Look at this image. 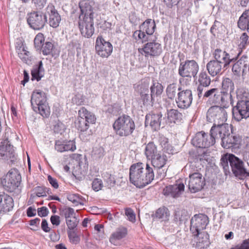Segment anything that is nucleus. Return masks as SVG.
Segmentation results:
<instances>
[{
	"mask_svg": "<svg viewBox=\"0 0 249 249\" xmlns=\"http://www.w3.org/2000/svg\"><path fill=\"white\" fill-rule=\"evenodd\" d=\"M209 73L212 76L221 74L222 73V64L214 60L209 61L206 65Z\"/></svg>",
	"mask_w": 249,
	"mask_h": 249,
	"instance_id": "nucleus-28",
	"label": "nucleus"
},
{
	"mask_svg": "<svg viewBox=\"0 0 249 249\" xmlns=\"http://www.w3.org/2000/svg\"><path fill=\"white\" fill-rule=\"evenodd\" d=\"M150 100L153 103L155 102V98L160 97L163 91V87L162 85L158 82L153 81L150 88Z\"/></svg>",
	"mask_w": 249,
	"mask_h": 249,
	"instance_id": "nucleus-29",
	"label": "nucleus"
},
{
	"mask_svg": "<svg viewBox=\"0 0 249 249\" xmlns=\"http://www.w3.org/2000/svg\"><path fill=\"white\" fill-rule=\"evenodd\" d=\"M67 199L75 205L83 204L82 196L78 194H70L67 196Z\"/></svg>",
	"mask_w": 249,
	"mask_h": 249,
	"instance_id": "nucleus-51",
	"label": "nucleus"
},
{
	"mask_svg": "<svg viewBox=\"0 0 249 249\" xmlns=\"http://www.w3.org/2000/svg\"><path fill=\"white\" fill-rule=\"evenodd\" d=\"M153 168L148 163L139 162L132 164L129 168V180L139 188L150 184L154 179Z\"/></svg>",
	"mask_w": 249,
	"mask_h": 249,
	"instance_id": "nucleus-1",
	"label": "nucleus"
},
{
	"mask_svg": "<svg viewBox=\"0 0 249 249\" xmlns=\"http://www.w3.org/2000/svg\"><path fill=\"white\" fill-rule=\"evenodd\" d=\"M22 52L23 53H18L19 57L23 62L26 64H29L31 61L30 56V52L26 51L24 48L22 49Z\"/></svg>",
	"mask_w": 249,
	"mask_h": 249,
	"instance_id": "nucleus-53",
	"label": "nucleus"
},
{
	"mask_svg": "<svg viewBox=\"0 0 249 249\" xmlns=\"http://www.w3.org/2000/svg\"><path fill=\"white\" fill-rule=\"evenodd\" d=\"M150 160L152 165L158 169L157 174L159 178L163 179L166 176L167 170V169L164 168L168 160L166 155L160 152Z\"/></svg>",
	"mask_w": 249,
	"mask_h": 249,
	"instance_id": "nucleus-13",
	"label": "nucleus"
},
{
	"mask_svg": "<svg viewBox=\"0 0 249 249\" xmlns=\"http://www.w3.org/2000/svg\"><path fill=\"white\" fill-rule=\"evenodd\" d=\"M169 215V211L165 207L159 208L155 213V216L159 219H166Z\"/></svg>",
	"mask_w": 249,
	"mask_h": 249,
	"instance_id": "nucleus-48",
	"label": "nucleus"
},
{
	"mask_svg": "<svg viewBox=\"0 0 249 249\" xmlns=\"http://www.w3.org/2000/svg\"><path fill=\"white\" fill-rule=\"evenodd\" d=\"M249 35L246 33H244L242 34L241 36L240 37L239 39L238 40V47L239 49L238 54L241 53L242 50L244 49L246 46L249 44Z\"/></svg>",
	"mask_w": 249,
	"mask_h": 249,
	"instance_id": "nucleus-45",
	"label": "nucleus"
},
{
	"mask_svg": "<svg viewBox=\"0 0 249 249\" xmlns=\"http://www.w3.org/2000/svg\"><path fill=\"white\" fill-rule=\"evenodd\" d=\"M213 56L215 58L214 60L219 62L222 64L224 63L225 67L229 65L232 60L228 53L219 49L215 50Z\"/></svg>",
	"mask_w": 249,
	"mask_h": 249,
	"instance_id": "nucleus-27",
	"label": "nucleus"
},
{
	"mask_svg": "<svg viewBox=\"0 0 249 249\" xmlns=\"http://www.w3.org/2000/svg\"><path fill=\"white\" fill-rule=\"evenodd\" d=\"M211 82V79L206 72H201L200 73L198 77L199 85L207 87L210 85Z\"/></svg>",
	"mask_w": 249,
	"mask_h": 249,
	"instance_id": "nucleus-46",
	"label": "nucleus"
},
{
	"mask_svg": "<svg viewBox=\"0 0 249 249\" xmlns=\"http://www.w3.org/2000/svg\"><path fill=\"white\" fill-rule=\"evenodd\" d=\"M40 49L44 55H51L52 56L55 55V48L51 42L47 41L44 43Z\"/></svg>",
	"mask_w": 249,
	"mask_h": 249,
	"instance_id": "nucleus-40",
	"label": "nucleus"
},
{
	"mask_svg": "<svg viewBox=\"0 0 249 249\" xmlns=\"http://www.w3.org/2000/svg\"><path fill=\"white\" fill-rule=\"evenodd\" d=\"M232 115L237 121L249 118V100L246 97L239 100L232 108Z\"/></svg>",
	"mask_w": 249,
	"mask_h": 249,
	"instance_id": "nucleus-9",
	"label": "nucleus"
},
{
	"mask_svg": "<svg viewBox=\"0 0 249 249\" xmlns=\"http://www.w3.org/2000/svg\"><path fill=\"white\" fill-rule=\"evenodd\" d=\"M197 63L193 60L181 62L178 68V74L183 77H195L198 71Z\"/></svg>",
	"mask_w": 249,
	"mask_h": 249,
	"instance_id": "nucleus-12",
	"label": "nucleus"
},
{
	"mask_svg": "<svg viewBox=\"0 0 249 249\" xmlns=\"http://www.w3.org/2000/svg\"><path fill=\"white\" fill-rule=\"evenodd\" d=\"M238 26L243 30L249 29V8L245 10L240 17Z\"/></svg>",
	"mask_w": 249,
	"mask_h": 249,
	"instance_id": "nucleus-34",
	"label": "nucleus"
},
{
	"mask_svg": "<svg viewBox=\"0 0 249 249\" xmlns=\"http://www.w3.org/2000/svg\"><path fill=\"white\" fill-rule=\"evenodd\" d=\"M46 189L47 188L46 187H44L42 186H37L35 188L34 190L36 196H37L38 197H43L46 196H47Z\"/></svg>",
	"mask_w": 249,
	"mask_h": 249,
	"instance_id": "nucleus-60",
	"label": "nucleus"
},
{
	"mask_svg": "<svg viewBox=\"0 0 249 249\" xmlns=\"http://www.w3.org/2000/svg\"><path fill=\"white\" fill-rule=\"evenodd\" d=\"M222 87L224 89H230V91H233L234 87L233 82L229 78L224 79L222 82Z\"/></svg>",
	"mask_w": 249,
	"mask_h": 249,
	"instance_id": "nucleus-56",
	"label": "nucleus"
},
{
	"mask_svg": "<svg viewBox=\"0 0 249 249\" xmlns=\"http://www.w3.org/2000/svg\"><path fill=\"white\" fill-rule=\"evenodd\" d=\"M138 52L145 57L159 56L162 53L161 45L155 41L145 43L142 48L138 49Z\"/></svg>",
	"mask_w": 249,
	"mask_h": 249,
	"instance_id": "nucleus-10",
	"label": "nucleus"
},
{
	"mask_svg": "<svg viewBox=\"0 0 249 249\" xmlns=\"http://www.w3.org/2000/svg\"><path fill=\"white\" fill-rule=\"evenodd\" d=\"M94 230L96 231L99 239L100 240L104 237V227L102 224H97L94 226Z\"/></svg>",
	"mask_w": 249,
	"mask_h": 249,
	"instance_id": "nucleus-57",
	"label": "nucleus"
},
{
	"mask_svg": "<svg viewBox=\"0 0 249 249\" xmlns=\"http://www.w3.org/2000/svg\"><path fill=\"white\" fill-rule=\"evenodd\" d=\"M44 71L43 63L41 61H40L37 65L33 66L31 70L32 80L40 81L44 75Z\"/></svg>",
	"mask_w": 249,
	"mask_h": 249,
	"instance_id": "nucleus-30",
	"label": "nucleus"
},
{
	"mask_svg": "<svg viewBox=\"0 0 249 249\" xmlns=\"http://www.w3.org/2000/svg\"><path fill=\"white\" fill-rule=\"evenodd\" d=\"M128 233L127 229L124 227H120L111 234V242L115 240H120L125 238Z\"/></svg>",
	"mask_w": 249,
	"mask_h": 249,
	"instance_id": "nucleus-37",
	"label": "nucleus"
},
{
	"mask_svg": "<svg viewBox=\"0 0 249 249\" xmlns=\"http://www.w3.org/2000/svg\"><path fill=\"white\" fill-rule=\"evenodd\" d=\"M60 214L62 216H64L66 220L71 219L75 216V213L73 209L68 207H64L60 209Z\"/></svg>",
	"mask_w": 249,
	"mask_h": 249,
	"instance_id": "nucleus-44",
	"label": "nucleus"
},
{
	"mask_svg": "<svg viewBox=\"0 0 249 249\" xmlns=\"http://www.w3.org/2000/svg\"><path fill=\"white\" fill-rule=\"evenodd\" d=\"M94 3L90 0H82L79 2L81 14L79 18H85L91 17L93 18L94 13L92 6Z\"/></svg>",
	"mask_w": 249,
	"mask_h": 249,
	"instance_id": "nucleus-21",
	"label": "nucleus"
},
{
	"mask_svg": "<svg viewBox=\"0 0 249 249\" xmlns=\"http://www.w3.org/2000/svg\"><path fill=\"white\" fill-rule=\"evenodd\" d=\"M160 152L158 150L157 146L153 142H149L145 146V155L148 159H151Z\"/></svg>",
	"mask_w": 249,
	"mask_h": 249,
	"instance_id": "nucleus-36",
	"label": "nucleus"
},
{
	"mask_svg": "<svg viewBox=\"0 0 249 249\" xmlns=\"http://www.w3.org/2000/svg\"><path fill=\"white\" fill-rule=\"evenodd\" d=\"M125 214L127 217V219L132 223L136 221V215L134 211L130 208H126L124 209Z\"/></svg>",
	"mask_w": 249,
	"mask_h": 249,
	"instance_id": "nucleus-55",
	"label": "nucleus"
},
{
	"mask_svg": "<svg viewBox=\"0 0 249 249\" xmlns=\"http://www.w3.org/2000/svg\"><path fill=\"white\" fill-rule=\"evenodd\" d=\"M46 15L49 16V23L53 28L57 27L61 21V17L52 4H49L46 8Z\"/></svg>",
	"mask_w": 249,
	"mask_h": 249,
	"instance_id": "nucleus-22",
	"label": "nucleus"
},
{
	"mask_svg": "<svg viewBox=\"0 0 249 249\" xmlns=\"http://www.w3.org/2000/svg\"><path fill=\"white\" fill-rule=\"evenodd\" d=\"M167 121L170 124H175L181 122L182 119V114L178 110L171 109L167 111Z\"/></svg>",
	"mask_w": 249,
	"mask_h": 249,
	"instance_id": "nucleus-33",
	"label": "nucleus"
},
{
	"mask_svg": "<svg viewBox=\"0 0 249 249\" xmlns=\"http://www.w3.org/2000/svg\"><path fill=\"white\" fill-rule=\"evenodd\" d=\"M231 95H229L227 93L223 92L222 95L220 97V102L218 103L220 104L222 107H224L225 109L229 107V98H231Z\"/></svg>",
	"mask_w": 249,
	"mask_h": 249,
	"instance_id": "nucleus-50",
	"label": "nucleus"
},
{
	"mask_svg": "<svg viewBox=\"0 0 249 249\" xmlns=\"http://www.w3.org/2000/svg\"><path fill=\"white\" fill-rule=\"evenodd\" d=\"M132 37L136 42L138 43H143L148 40V36L141 29L133 33Z\"/></svg>",
	"mask_w": 249,
	"mask_h": 249,
	"instance_id": "nucleus-41",
	"label": "nucleus"
},
{
	"mask_svg": "<svg viewBox=\"0 0 249 249\" xmlns=\"http://www.w3.org/2000/svg\"><path fill=\"white\" fill-rule=\"evenodd\" d=\"M27 23L34 30H39L42 29L47 22V16L42 12L33 11L28 14Z\"/></svg>",
	"mask_w": 249,
	"mask_h": 249,
	"instance_id": "nucleus-11",
	"label": "nucleus"
},
{
	"mask_svg": "<svg viewBox=\"0 0 249 249\" xmlns=\"http://www.w3.org/2000/svg\"><path fill=\"white\" fill-rule=\"evenodd\" d=\"M68 235L71 243L76 244L79 242L80 237L75 231H68Z\"/></svg>",
	"mask_w": 249,
	"mask_h": 249,
	"instance_id": "nucleus-54",
	"label": "nucleus"
},
{
	"mask_svg": "<svg viewBox=\"0 0 249 249\" xmlns=\"http://www.w3.org/2000/svg\"><path fill=\"white\" fill-rule=\"evenodd\" d=\"M185 186L181 180H177L173 185L166 186L163 190V194L173 197H178L184 191Z\"/></svg>",
	"mask_w": 249,
	"mask_h": 249,
	"instance_id": "nucleus-18",
	"label": "nucleus"
},
{
	"mask_svg": "<svg viewBox=\"0 0 249 249\" xmlns=\"http://www.w3.org/2000/svg\"><path fill=\"white\" fill-rule=\"evenodd\" d=\"M66 222L69 229L71 231L77 227L78 221L75 216H73L72 218L66 220Z\"/></svg>",
	"mask_w": 249,
	"mask_h": 249,
	"instance_id": "nucleus-58",
	"label": "nucleus"
},
{
	"mask_svg": "<svg viewBox=\"0 0 249 249\" xmlns=\"http://www.w3.org/2000/svg\"><path fill=\"white\" fill-rule=\"evenodd\" d=\"M238 144V139L236 137L230 135L229 131L228 134L223 137L221 141V145L225 149L234 147Z\"/></svg>",
	"mask_w": 249,
	"mask_h": 249,
	"instance_id": "nucleus-31",
	"label": "nucleus"
},
{
	"mask_svg": "<svg viewBox=\"0 0 249 249\" xmlns=\"http://www.w3.org/2000/svg\"><path fill=\"white\" fill-rule=\"evenodd\" d=\"M78 115L85 118L86 121L90 125L96 122V117L91 112L89 111L85 107H82L78 111Z\"/></svg>",
	"mask_w": 249,
	"mask_h": 249,
	"instance_id": "nucleus-35",
	"label": "nucleus"
},
{
	"mask_svg": "<svg viewBox=\"0 0 249 249\" xmlns=\"http://www.w3.org/2000/svg\"><path fill=\"white\" fill-rule=\"evenodd\" d=\"M155 22L151 19H146L139 27V29H142L147 36L152 35L155 31Z\"/></svg>",
	"mask_w": 249,
	"mask_h": 249,
	"instance_id": "nucleus-32",
	"label": "nucleus"
},
{
	"mask_svg": "<svg viewBox=\"0 0 249 249\" xmlns=\"http://www.w3.org/2000/svg\"><path fill=\"white\" fill-rule=\"evenodd\" d=\"M44 42V36L42 33H38L34 39L35 47L37 50H40Z\"/></svg>",
	"mask_w": 249,
	"mask_h": 249,
	"instance_id": "nucleus-49",
	"label": "nucleus"
},
{
	"mask_svg": "<svg viewBox=\"0 0 249 249\" xmlns=\"http://www.w3.org/2000/svg\"><path fill=\"white\" fill-rule=\"evenodd\" d=\"M149 82L143 80L137 86L136 90L139 94L149 93Z\"/></svg>",
	"mask_w": 249,
	"mask_h": 249,
	"instance_id": "nucleus-43",
	"label": "nucleus"
},
{
	"mask_svg": "<svg viewBox=\"0 0 249 249\" xmlns=\"http://www.w3.org/2000/svg\"><path fill=\"white\" fill-rule=\"evenodd\" d=\"M162 115L161 113H154L151 112L147 114L145 117V124L149 125L155 130L159 128L160 125Z\"/></svg>",
	"mask_w": 249,
	"mask_h": 249,
	"instance_id": "nucleus-25",
	"label": "nucleus"
},
{
	"mask_svg": "<svg viewBox=\"0 0 249 249\" xmlns=\"http://www.w3.org/2000/svg\"><path fill=\"white\" fill-rule=\"evenodd\" d=\"M200 170L198 163L192 162L190 163L188 188L191 193L200 191L205 185V179L200 173Z\"/></svg>",
	"mask_w": 249,
	"mask_h": 249,
	"instance_id": "nucleus-3",
	"label": "nucleus"
},
{
	"mask_svg": "<svg viewBox=\"0 0 249 249\" xmlns=\"http://www.w3.org/2000/svg\"><path fill=\"white\" fill-rule=\"evenodd\" d=\"M181 91L180 88H178V85L176 83L170 84L167 86L166 89V93L167 97L169 99L173 100L175 98L177 91Z\"/></svg>",
	"mask_w": 249,
	"mask_h": 249,
	"instance_id": "nucleus-39",
	"label": "nucleus"
},
{
	"mask_svg": "<svg viewBox=\"0 0 249 249\" xmlns=\"http://www.w3.org/2000/svg\"><path fill=\"white\" fill-rule=\"evenodd\" d=\"M230 249H249V239L245 240L241 245H237Z\"/></svg>",
	"mask_w": 249,
	"mask_h": 249,
	"instance_id": "nucleus-63",
	"label": "nucleus"
},
{
	"mask_svg": "<svg viewBox=\"0 0 249 249\" xmlns=\"http://www.w3.org/2000/svg\"><path fill=\"white\" fill-rule=\"evenodd\" d=\"M32 3L34 5L36 9L41 10L46 5L47 0H32Z\"/></svg>",
	"mask_w": 249,
	"mask_h": 249,
	"instance_id": "nucleus-59",
	"label": "nucleus"
},
{
	"mask_svg": "<svg viewBox=\"0 0 249 249\" xmlns=\"http://www.w3.org/2000/svg\"><path fill=\"white\" fill-rule=\"evenodd\" d=\"M193 246L199 249L207 248L209 244V235L207 232L192 233Z\"/></svg>",
	"mask_w": 249,
	"mask_h": 249,
	"instance_id": "nucleus-19",
	"label": "nucleus"
},
{
	"mask_svg": "<svg viewBox=\"0 0 249 249\" xmlns=\"http://www.w3.org/2000/svg\"><path fill=\"white\" fill-rule=\"evenodd\" d=\"M31 103L34 110L38 111L42 117L47 118L49 116L50 109L44 92L40 90H34L32 94Z\"/></svg>",
	"mask_w": 249,
	"mask_h": 249,
	"instance_id": "nucleus-5",
	"label": "nucleus"
},
{
	"mask_svg": "<svg viewBox=\"0 0 249 249\" xmlns=\"http://www.w3.org/2000/svg\"><path fill=\"white\" fill-rule=\"evenodd\" d=\"M231 154H225L220 159V164L224 170L225 175L228 176L230 174V168L228 162H230V159Z\"/></svg>",
	"mask_w": 249,
	"mask_h": 249,
	"instance_id": "nucleus-42",
	"label": "nucleus"
},
{
	"mask_svg": "<svg viewBox=\"0 0 249 249\" xmlns=\"http://www.w3.org/2000/svg\"><path fill=\"white\" fill-rule=\"evenodd\" d=\"M209 218L205 214L199 213L194 215L191 219L190 231L191 233L206 232L207 225L209 224Z\"/></svg>",
	"mask_w": 249,
	"mask_h": 249,
	"instance_id": "nucleus-7",
	"label": "nucleus"
},
{
	"mask_svg": "<svg viewBox=\"0 0 249 249\" xmlns=\"http://www.w3.org/2000/svg\"><path fill=\"white\" fill-rule=\"evenodd\" d=\"M54 149L57 152L62 153L66 151H74L76 149L74 141L57 140L55 141Z\"/></svg>",
	"mask_w": 249,
	"mask_h": 249,
	"instance_id": "nucleus-24",
	"label": "nucleus"
},
{
	"mask_svg": "<svg viewBox=\"0 0 249 249\" xmlns=\"http://www.w3.org/2000/svg\"><path fill=\"white\" fill-rule=\"evenodd\" d=\"M192 142L194 146L202 148H208L215 144L214 139L203 131L196 134Z\"/></svg>",
	"mask_w": 249,
	"mask_h": 249,
	"instance_id": "nucleus-14",
	"label": "nucleus"
},
{
	"mask_svg": "<svg viewBox=\"0 0 249 249\" xmlns=\"http://www.w3.org/2000/svg\"><path fill=\"white\" fill-rule=\"evenodd\" d=\"M71 101L73 104L78 106H80L83 104L84 98L82 95L77 94L72 98Z\"/></svg>",
	"mask_w": 249,
	"mask_h": 249,
	"instance_id": "nucleus-61",
	"label": "nucleus"
},
{
	"mask_svg": "<svg viewBox=\"0 0 249 249\" xmlns=\"http://www.w3.org/2000/svg\"><path fill=\"white\" fill-rule=\"evenodd\" d=\"M48 213V209L46 207H42L37 209V214L40 217H45Z\"/></svg>",
	"mask_w": 249,
	"mask_h": 249,
	"instance_id": "nucleus-64",
	"label": "nucleus"
},
{
	"mask_svg": "<svg viewBox=\"0 0 249 249\" xmlns=\"http://www.w3.org/2000/svg\"><path fill=\"white\" fill-rule=\"evenodd\" d=\"M21 177L18 170L13 168L0 179V183L6 191L18 195L21 192Z\"/></svg>",
	"mask_w": 249,
	"mask_h": 249,
	"instance_id": "nucleus-2",
	"label": "nucleus"
},
{
	"mask_svg": "<svg viewBox=\"0 0 249 249\" xmlns=\"http://www.w3.org/2000/svg\"><path fill=\"white\" fill-rule=\"evenodd\" d=\"M86 121L85 118L78 115L75 122L76 128L82 133L87 132L89 127V124Z\"/></svg>",
	"mask_w": 249,
	"mask_h": 249,
	"instance_id": "nucleus-38",
	"label": "nucleus"
},
{
	"mask_svg": "<svg viewBox=\"0 0 249 249\" xmlns=\"http://www.w3.org/2000/svg\"><path fill=\"white\" fill-rule=\"evenodd\" d=\"M95 50L97 53L102 57L109 56V41H107L103 36H99L96 40Z\"/></svg>",
	"mask_w": 249,
	"mask_h": 249,
	"instance_id": "nucleus-23",
	"label": "nucleus"
},
{
	"mask_svg": "<svg viewBox=\"0 0 249 249\" xmlns=\"http://www.w3.org/2000/svg\"><path fill=\"white\" fill-rule=\"evenodd\" d=\"M238 61L246 72L247 73V71L249 72V56L244 55L241 57Z\"/></svg>",
	"mask_w": 249,
	"mask_h": 249,
	"instance_id": "nucleus-52",
	"label": "nucleus"
},
{
	"mask_svg": "<svg viewBox=\"0 0 249 249\" xmlns=\"http://www.w3.org/2000/svg\"><path fill=\"white\" fill-rule=\"evenodd\" d=\"M0 156L3 160H9L11 164H14L17 160L13 146L7 139L0 143Z\"/></svg>",
	"mask_w": 249,
	"mask_h": 249,
	"instance_id": "nucleus-15",
	"label": "nucleus"
},
{
	"mask_svg": "<svg viewBox=\"0 0 249 249\" xmlns=\"http://www.w3.org/2000/svg\"><path fill=\"white\" fill-rule=\"evenodd\" d=\"M113 127L117 135L126 137L132 134L135 129V124L129 116L123 115L114 122Z\"/></svg>",
	"mask_w": 249,
	"mask_h": 249,
	"instance_id": "nucleus-4",
	"label": "nucleus"
},
{
	"mask_svg": "<svg viewBox=\"0 0 249 249\" xmlns=\"http://www.w3.org/2000/svg\"><path fill=\"white\" fill-rule=\"evenodd\" d=\"M14 201L12 197L4 192H0V207L3 212L6 213L12 210L14 207Z\"/></svg>",
	"mask_w": 249,
	"mask_h": 249,
	"instance_id": "nucleus-26",
	"label": "nucleus"
},
{
	"mask_svg": "<svg viewBox=\"0 0 249 249\" xmlns=\"http://www.w3.org/2000/svg\"><path fill=\"white\" fill-rule=\"evenodd\" d=\"M227 117L226 109L219 106L211 107L207 113V121L215 124H226Z\"/></svg>",
	"mask_w": 249,
	"mask_h": 249,
	"instance_id": "nucleus-6",
	"label": "nucleus"
},
{
	"mask_svg": "<svg viewBox=\"0 0 249 249\" xmlns=\"http://www.w3.org/2000/svg\"><path fill=\"white\" fill-rule=\"evenodd\" d=\"M232 71L234 75L237 76H240V75L244 76L246 74L245 71L238 60L233 65Z\"/></svg>",
	"mask_w": 249,
	"mask_h": 249,
	"instance_id": "nucleus-47",
	"label": "nucleus"
},
{
	"mask_svg": "<svg viewBox=\"0 0 249 249\" xmlns=\"http://www.w3.org/2000/svg\"><path fill=\"white\" fill-rule=\"evenodd\" d=\"M102 187V180L99 178H95L92 183V188L95 191H98Z\"/></svg>",
	"mask_w": 249,
	"mask_h": 249,
	"instance_id": "nucleus-62",
	"label": "nucleus"
},
{
	"mask_svg": "<svg viewBox=\"0 0 249 249\" xmlns=\"http://www.w3.org/2000/svg\"><path fill=\"white\" fill-rule=\"evenodd\" d=\"M176 103L178 107L182 109L188 108L193 100L192 92L190 89L181 90L178 93Z\"/></svg>",
	"mask_w": 249,
	"mask_h": 249,
	"instance_id": "nucleus-17",
	"label": "nucleus"
},
{
	"mask_svg": "<svg viewBox=\"0 0 249 249\" xmlns=\"http://www.w3.org/2000/svg\"><path fill=\"white\" fill-rule=\"evenodd\" d=\"M230 164L234 175L240 179L249 177V172L245 168L244 162L233 154L231 155Z\"/></svg>",
	"mask_w": 249,
	"mask_h": 249,
	"instance_id": "nucleus-8",
	"label": "nucleus"
},
{
	"mask_svg": "<svg viewBox=\"0 0 249 249\" xmlns=\"http://www.w3.org/2000/svg\"><path fill=\"white\" fill-rule=\"evenodd\" d=\"M93 18H79L78 26L82 35L87 38H89L94 33Z\"/></svg>",
	"mask_w": 249,
	"mask_h": 249,
	"instance_id": "nucleus-16",
	"label": "nucleus"
},
{
	"mask_svg": "<svg viewBox=\"0 0 249 249\" xmlns=\"http://www.w3.org/2000/svg\"><path fill=\"white\" fill-rule=\"evenodd\" d=\"M229 130L228 124H213L210 130V135L214 139V143L217 140L222 141L223 137L228 134Z\"/></svg>",
	"mask_w": 249,
	"mask_h": 249,
	"instance_id": "nucleus-20",
	"label": "nucleus"
}]
</instances>
